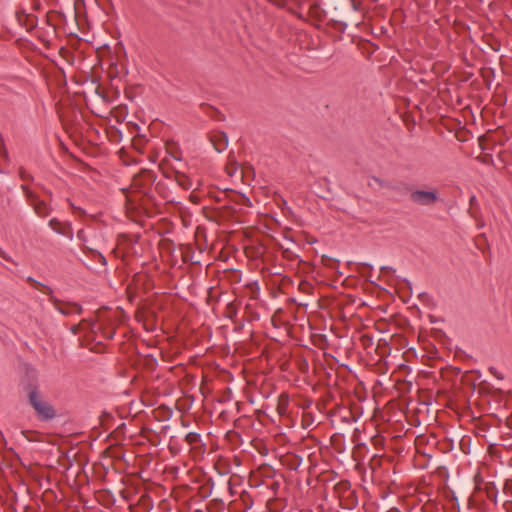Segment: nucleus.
<instances>
[{
    "label": "nucleus",
    "mask_w": 512,
    "mask_h": 512,
    "mask_svg": "<svg viewBox=\"0 0 512 512\" xmlns=\"http://www.w3.org/2000/svg\"><path fill=\"white\" fill-rule=\"evenodd\" d=\"M97 329L101 332L105 339H112L115 335V329L111 323L100 322Z\"/></svg>",
    "instance_id": "nucleus-13"
},
{
    "label": "nucleus",
    "mask_w": 512,
    "mask_h": 512,
    "mask_svg": "<svg viewBox=\"0 0 512 512\" xmlns=\"http://www.w3.org/2000/svg\"><path fill=\"white\" fill-rule=\"evenodd\" d=\"M419 298H420V299H422V300H425V299H428V298H429V295H428L427 293H425V292H424V293H421V294L419 295Z\"/></svg>",
    "instance_id": "nucleus-38"
},
{
    "label": "nucleus",
    "mask_w": 512,
    "mask_h": 512,
    "mask_svg": "<svg viewBox=\"0 0 512 512\" xmlns=\"http://www.w3.org/2000/svg\"><path fill=\"white\" fill-rule=\"evenodd\" d=\"M21 190L23 191L26 200L33 207L35 213L39 217H47L50 214L51 208L47 203L39 198V196L32 191L27 185L22 184Z\"/></svg>",
    "instance_id": "nucleus-3"
},
{
    "label": "nucleus",
    "mask_w": 512,
    "mask_h": 512,
    "mask_svg": "<svg viewBox=\"0 0 512 512\" xmlns=\"http://www.w3.org/2000/svg\"><path fill=\"white\" fill-rule=\"evenodd\" d=\"M44 191H45V193L47 194V196H49V197H51V196H52V192H51V191H49V190H44Z\"/></svg>",
    "instance_id": "nucleus-44"
},
{
    "label": "nucleus",
    "mask_w": 512,
    "mask_h": 512,
    "mask_svg": "<svg viewBox=\"0 0 512 512\" xmlns=\"http://www.w3.org/2000/svg\"><path fill=\"white\" fill-rule=\"evenodd\" d=\"M225 208H226L228 211H230V212H234V211H235V210H234L232 207H230V206H227V207H225Z\"/></svg>",
    "instance_id": "nucleus-45"
},
{
    "label": "nucleus",
    "mask_w": 512,
    "mask_h": 512,
    "mask_svg": "<svg viewBox=\"0 0 512 512\" xmlns=\"http://www.w3.org/2000/svg\"><path fill=\"white\" fill-rule=\"evenodd\" d=\"M429 512H432V510H429Z\"/></svg>",
    "instance_id": "nucleus-49"
},
{
    "label": "nucleus",
    "mask_w": 512,
    "mask_h": 512,
    "mask_svg": "<svg viewBox=\"0 0 512 512\" xmlns=\"http://www.w3.org/2000/svg\"><path fill=\"white\" fill-rule=\"evenodd\" d=\"M301 463H302V457L297 454H294L292 456V459L290 460V463L288 464L289 469L297 470L298 467L301 465Z\"/></svg>",
    "instance_id": "nucleus-20"
},
{
    "label": "nucleus",
    "mask_w": 512,
    "mask_h": 512,
    "mask_svg": "<svg viewBox=\"0 0 512 512\" xmlns=\"http://www.w3.org/2000/svg\"><path fill=\"white\" fill-rule=\"evenodd\" d=\"M278 409H279V412H280V413H282V411H281V410H282L283 408H282L280 405L278 406Z\"/></svg>",
    "instance_id": "nucleus-47"
},
{
    "label": "nucleus",
    "mask_w": 512,
    "mask_h": 512,
    "mask_svg": "<svg viewBox=\"0 0 512 512\" xmlns=\"http://www.w3.org/2000/svg\"><path fill=\"white\" fill-rule=\"evenodd\" d=\"M439 199V193L436 189L433 190H413L410 194V200L421 206H432Z\"/></svg>",
    "instance_id": "nucleus-5"
},
{
    "label": "nucleus",
    "mask_w": 512,
    "mask_h": 512,
    "mask_svg": "<svg viewBox=\"0 0 512 512\" xmlns=\"http://www.w3.org/2000/svg\"><path fill=\"white\" fill-rule=\"evenodd\" d=\"M19 177L23 181H28V182L34 181V177L22 167L19 169Z\"/></svg>",
    "instance_id": "nucleus-23"
},
{
    "label": "nucleus",
    "mask_w": 512,
    "mask_h": 512,
    "mask_svg": "<svg viewBox=\"0 0 512 512\" xmlns=\"http://www.w3.org/2000/svg\"><path fill=\"white\" fill-rule=\"evenodd\" d=\"M287 202L285 199L281 198L280 199V202L278 203V206L282 207V210L283 212L285 213L286 211L291 213V208L287 207Z\"/></svg>",
    "instance_id": "nucleus-29"
},
{
    "label": "nucleus",
    "mask_w": 512,
    "mask_h": 512,
    "mask_svg": "<svg viewBox=\"0 0 512 512\" xmlns=\"http://www.w3.org/2000/svg\"><path fill=\"white\" fill-rule=\"evenodd\" d=\"M481 161H482V163L487 164V165H494V160H493V157L491 154H485L482 157Z\"/></svg>",
    "instance_id": "nucleus-27"
},
{
    "label": "nucleus",
    "mask_w": 512,
    "mask_h": 512,
    "mask_svg": "<svg viewBox=\"0 0 512 512\" xmlns=\"http://www.w3.org/2000/svg\"><path fill=\"white\" fill-rule=\"evenodd\" d=\"M211 142L218 153H221L228 146V136L225 132H217L211 137Z\"/></svg>",
    "instance_id": "nucleus-8"
},
{
    "label": "nucleus",
    "mask_w": 512,
    "mask_h": 512,
    "mask_svg": "<svg viewBox=\"0 0 512 512\" xmlns=\"http://www.w3.org/2000/svg\"><path fill=\"white\" fill-rule=\"evenodd\" d=\"M372 180L378 184L380 187L382 188H386V189H389L390 190V186H391V181H386V180H383L379 177H376V176H373L372 177Z\"/></svg>",
    "instance_id": "nucleus-25"
},
{
    "label": "nucleus",
    "mask_w": 512,
    "mask_h": 512,
    "mask_svg": "<svg viewBox=\"0 0 512 512\" xmlns=\"http://www.w3.org/2000/svg\"><path fill=\"white\" fill-rule=\"evenodd\" d=\"M489 371H490V373H491V374H493V375H494L495 377H497L498 379H503L502 374H501V373H499V372L497 371V369H496V368H494V367H490V368H489Z\"/></svg>",
    "instance_id": "nucleus-30"
},
{
    "label": "nucleus",
    "mask_w": 512,
    "mask_h": 512,
    "mask_svg": "<svg viewBox=\"0 0 512 512\" xmlns=\"http://www.w3.org/2000/svg\"><path fill=\"white\" fill-rule=\"evenodd\" d=\"M278 249L281 250L283 258L287 260H295L299 258L297 254L289 248H284L282 244H278Z\"/></svg>",
    "instance_id": "nucleus-16"
},
{
    "label": "nucleus",
    "mask_w": 512,
    "mask_h": 512,
    "mask_svg": "<svg viewBox=\"0 0 512 512\" xmlns=\"http://www.w3.org/2000/svg\"><path fill=\"white\" fill-rule=\"evenodd\" d=\"M322 262L324 265L330 268H334L338 265V260L328 257V256H322Z\"/></svg>",
    "instance_id": "nucleus-24"
},
{
    "label": "nucleus",
    "mask_w": 512,
    "mask_h": 512,
    "mask_svg": "<svg viewBox=\"0 0 512 512\" xmlns=\"http://www.w3.org/2000/svg\"><path fill=\"white\" fill-rule=\"evenodd\" d=\"M49 227L55 231L56 233L64 236H68V233H70V237H72V232L70 227H67V229L63 228L62 223L57 218H52L49 223Z\"/></svg>",
    "instance_id": "nucleus-12"
},
{
    "label": "nucleus",
    "mask_w": 512,
    "mask_h": 512,
    "mask_svg": "<svg viewBox=\"0 0 512 512\" xmlns=\"http://www.w3.org/2000/svg\"><path fill=\"white\" fill-rule=\"evenodd\" d=\"M299 262H300V263L305 264V262L303 261V259H299Z\"/></svg>",
    "instance_id": "nucleus-48"
},
{
    "label": "nucleus",
    "mask_w": 512,
    "mask_h": 512,
    "mask_svg": "<svg viewBox=\"0 0 512 512\" xmlns=\"http://www.w3.org/2000/svg\"><path fill=\"white\" fill-rule=\"evenodd\" d=\"M333 24H332V27L336 30H338L339 32H344L346 27H347V24L342 22V21H336V20H333L332 21Z\"/></svg>",
    "instance_id": "nucleus-26"
},
{
    "label": "nucleus",
    "mask_w": 512,
    "mask_h": 512,
    "mask_svg": "<svg viewBox=\"0 0 512 512\" xmlns=\"http://www.w3.org/2000/svg\"><path fill=\"white\" fill-rule=\"evenodd\" d=\"M388 512H401L398 508L394 507L390 509Z\"/></svg>",
    "instance_id": "nucleus-42"
},
{
    "label": "nucleus",
    "mask_w": 512,
    "mask_h": 512,
    "mask_svg": "<svg viewBox=\"0 0 512 512\" xmlns=\"http://www.w3.org/2000/svg\"><path fill=\"white\" fill-rule=\"evenodd\" d=\"M0 257H2L5 260H9L8 255L0 248Z\"/></svg>",
    "instance_id": "nucleus-36"
},
{
    "label": "nucleus",
    "mask_w": 512,
    "mask_h": 512,
    "mask_svg": "<svg viewBox=\"0 0 512 512\" xmlns=\"http://www.w3.org/2000/svg\"><path fill=\"white\" fill-rule=\"evenodd\" d=\"M477 247H478V249H480L483 253H485V250H487V249L485 248L484 242H483V243H481V244H480V243H477Z\"/></svg>",
    "instance_id": "nucleus-35"
},
{
    "label": "nucleus",
    "mask_w": 512,
    "mask_h": 512,
    "mask_svg": "<svg viewBox=\"0 0 512 512\" xmlns=\"http://www.w3.org/2000/svg\"><path fill=\"white\" fill-rule=\"evenodd\" d=\"M308 285H309V284H308V282H302V283L300 284V289L304 291L305 286H308Z\"/></svg>",
    "instance_id": "nucleus-39"
},
{
    "label": "nucleus",
    "mask_w": 512,
    "mask_h": 512,
    "mask_svg": "<svg viewBox=\"0 0 512 512\" xmlns=\"http://www.w3.org/2000/svg\"><path fill=\"white\" fill-rule=\"evenodd\" d=\"M49 301L54 305L55 309H57L61 314L65 316H69L72 314H81L82 307L75 302L65 303L56 297L53 296V293L49 297Z\"/></svg>",
    "instance_id": "nucleus-6"
},
{
    "label": "nucleus",
    "mask_w": 512,
    "mask_h": 512,
    "mask_svg": "<svg viewBox=\"0 0 512 512\" xmlns=\"http://www.w3.org/2000/svg\"><path fill=\"white\" fill-rule=\"evenodd\" d=\"M429 512H432V510H429Z\"/></svg>",
    "instance_id": "nucleus-50"
},
{
    "label": "nucleus",
    "mask_w": 512,
    "mask_h": 512,
    "mask_svg": "<svg viewBox=\"0 0 512 512\" xmlns=\"http://www.w3.org/2000/svg\"><path fill=\"white\" fill-rule=\"evenodd\" d=\"M351 484L348 480H342L335 485V490L340 494L341 492H350Z\"/></svg>",
    "instance_id": "nucleus-19"
},
{
    "label": "nucleus",
    "mask_w": 512,
    "mask_h": 512,
    "mask_svg": "<svg viewBox=\"0 0 512 512\" xmlns=\"http://www.w3.org/2000/svg\"><path fill=\"white\" fill-rule=\"evenodd\" d=\"M177 181L179 185L182 186L183 188H190L189 179L184 174L177 172Z\"/></svg>",
    "instance_id": "nucleus-22"
},
{
    "label": "nucleus",
    "mask_w": 512,
    "mask_h": 512,
    "mask_svg": "<svg viewBox=\"0 0 512 512\" xmlns=\"http://www.w3.org/2000/svg\"><path fill=\"white\" fill-rule=\"evenodd\" d=\"M157 175L149 169H141L133 178V186L138 193L142 194L143 202L155 203V196L152 193V185L155 183Z\"/></svg>",
    "instance_id": "nucleus-1"
},
{
    "label": "nucleus",
    "mask_w": 512,
    "mask_h": 512,
    "mask_svg": "<svg viewBox=\"0 0 512 512\" xmlns=\"http://www.w3.org/2000/svg\"><path fill=\"white\" fill-rule=\"evenodd\" d=\"M480 241L484 242L485 248H486L487 250H489V244H488V242H487V239H486L485 235H480V236L478 237V242H480ZM488 252L490 253V251H488Z\"/></svg>",
    "instance_id": "nucleus-32"
},
{
    "label": "nucleus",
    "mask_w": 512,
    "mask_h": 512,
    "mask_svg": "<svg viewBox=\"0 0 512 512\" xmlns=\"http://www.w3.org/2000/svg\"><path fill=\"white\" fill-rule=\"evenodd\" d=\"M201 109L207 116H209L210 118H212L216 121H224L225 120L224 114L221 111H219L217 108H215L209 104H206V103L201 104Z\"/></svg>",
    "instance_id": "nucleus-10"
},
{
    "label": "nucleus",
    "mask_w": 512,
    "mask_h": 512,
    "mask_svg": "<svg viewBox=\"0 0 512 512\" xmlns=\"http://www.w3.org/2000/svg\"><path fill=\"white\" fill-rule=\"evenodd\" d=\"M320 337H321L324 341H326V340H327L325 335H321Z\"/></svg>",
    "instance_id": "nucleus-46"
},
{
    "label": "nucleus",
    "mask_w": 512,
    "mask_h": 512,
    "mask_svg": "<svg viewBox=\"0 0 512 512\" xmlns=\"http://www.w3.org/2000/svg\"><path fill=\"white\" fill-rule=\"evenodd\" d=\"M20 386L23 392L26 393L28 403L31 402V394H35V399L41 395L39 393V384L35 370L28 369L21 379Z\"/></svg>",
    "instance_id": "nucleus-4"
},
{
    "label": "nucleus",
    "mask_w": 512,
    "mask_h": 512,
    "mask_svg": "<svg viewBox=\"0 0 512 512\" xmlns=\"http://www.w3.org/2000/svg\"><path fill=\"white\" fill-rule=\"evenodd\" d=\"M27 281L29 283H31L33 286H35V287H42L44 289L43 292L45 294H48L49 296L53 293L51 287H49V286H47L45 284L40 283L39 281L33 279L32 277H28Z\"/></svg>",
    "instance_id": "nucleus-18"
},
{
    "label": "nucleus",
    "mask_w": 512,
    "mask_h": 512,
    "mask_svg": "<svg viewBox=\"0 0 512 512\" xmlns=\"http://www.w3.org/2000/svg\"><path fill=\"white\" fill-rule=\"evenodd\" d=\"M373 266L370 263H357V271L365 277H371Z\"/></svg>",
    "instance_id": "nucleus-14"
},
{
    "label": "nucleus",
    "mask_w": 512,
    "mask_h": 512,
    "mask_svg": "<svg viewBox=\"0 0 512 512\" xmlns=\"http://www.w3.org/2000/svg\"><path fill=\"white\" fill-rule=\"evenodd\" d=\"M390 190L401 196H410L413 191V186L405 181H391Z\"/></svg>",
    "instance_id": "nucleus-9"
},
{
    "label": "nucleus",
    "mask_w": 512,
    "mask_h": 512,
    "mask_svg": "<svg viewBox=\"0 0 512 512\" xmlns=\"http://www.w3.org/2000/svg\"><path fill=\"white\" fill-rule=\"evenodd\" d=\"M37 416V419L42 422L51 421L57 415L55 408L41 396L35 399V394H31V402L29 403Z\"/></svg>",
    "instance_id": "nucleus-2"
},
{
    "label": "nucleus",
    "mask_w": 512,
    "mask_h": 512,
    "mask_svg": "<svg viewBox=\"0 0 512 512\" xmlns=\"http://www.w3.org/2000/svg\"><path fill=\"white\" fill-rule=\"evenodd\" d=\"M340 497H341L340 506L343 509L352 510L358 505V498L356 496L355 491H350L349 495L346 497H344V496H340Z\"/></svg>",
    "instance_id": "nucleus-11"
},
{
    "label": "nucleus",
    "mask_w": 512,
    "mask_h": 512,
    "mask_svg": "<svg viewBox=\"0 0 512 512\" xmlns=\"http://www.w3.org/2000/svg\"><path fill=\"white\" fill-rule=\"evenodd\" d=\"M299 369L302 373L308 372L309 364L306 359H303L300 363Z\"/></svg>",
    "instance_id": "nucleus-28"
},
{
    "label": "nucleus",
    "mask_w": 512,
    "mask_h": 512,
    "mask_svg": "<svg viewBox=\"0 0 512 512\" xmlns=\"http://www.w3.org/2000/svg\"><path fill=\"white\" fill-rule=\"evenodd\" d=\"M71 332L76 335L79 333L80 331V326L79 325H73L71 328H70Z\"/></svg>",
    "instance_id": "nucleus-33"
},
{
    "label": "nucleus",
    "mask_w": 512,
    "mask_h": 512,
    "mask_svg": "<svg viewBox=\"0 0 512 512\" xmlns=\"http://www.w3.org/2000/svg\"><path fill=\"white\" fill-rule=\"evenodd\" d=\"M225 193V196L232 202L238 204V205H242V206H251L252 203L250 201V199L242 194V193H238L236 191H234L233 189H226L224 191Z\"/></svg>",
    "instance_id": "nucleus-7"
},
{
    "label": "nucleus",
    "mask_w": 512,
    "mask_h": 512,
    "mask_svg": "<svg viewBox=\"0 0 512 512\" xmlns=\"http://www.w3.org/2000/svg\"><path fill=\"white\" fill-rule=\"evenodd\" d=\"M506 425L512 429V415L510 417L507 418L506 420Z\"/></svg>",
    "instance_id": "nucleus-37"
},
{
    "label": "nucleus",
    "mask_w": 512,
    "mask_h": 512,
    "mask_svg": "<svg viewBox=\"0 0 512 512\" xmlns=\"http://www.w3.org/2000/svg\"><path fill=\"white\" fill-rule=\"evenodd\" d=\"M91 256L93 259H95L96 261L101 263L103 266L107 265V260L101 252H99L97 250H91Z\"/></svg>",
    "instance_id": "nucleus-21"
},
{
    "label": "nucleus",
    "mask_w": 512,
    "mask_h": 512,
    "mask_svg": "<svg viewBox=\"0 0 512 512\" xmlns=\"http://www.w3.org/2000/svg\"><path fill=\"white\" fill-rule=\"evenodd\" d=\"M403 281L405 282L406 286L411 290V283H410V281L407 280V279H404Z\"/></svg>",
    "instance_id": "nucleus-40"
},
{
    "label": "nucleus",
    "mask_w": 512,
    "mask_h": 512,
    "mask_svg": "<svg viewBox=\"0 0 512 512\" xmlns=\"http://www.w3.org/2000/svg\"><path fill=\"white\" fill-rule=\"evenodd\" d=\"M185 441L189 445H193V444L199 443L201 441V435L199 433H197V432H189L185 436Z\"/></svg>",
    "instance_id": "nucleus-17"
},
{
    "label": "nucleus",
    "mask_w": 512,
    "mask_h": 512,
    "mask_svg": "<svg viewBox=\"0 0 512 512\" xmlns=\"http://www.w3.org/2000/svg\"><path fill=\"white\" fill-rule=\"evenodd\" d=\"M311 8L312 9H318L319 8V4L318 3H314V4H312Z\"/></svg>",
    "instance_id": "nucleus-43"
},
{
    "label": "nucleus",
    "mask_w": 512,
    "mask_h": 512,
    "mask_svg": "<svg viewBox=\"0 0 512 512\" xmlns=\"http://www.w3.org/2000/svg\"><path fill=\"white\" fill-rule=\"evenodd\" d=\"M381 271L384 273H388V272H394L395 270H393L392 267H389V266H382Z\"/></svg>",
    "instance_id": "nucleus-34"
},
{
    "label": "nucleus",
    "mask_w": 512,
    "mask_h": 512,
    "mask_svg": "<svg viewBox=\"0 0 512 512\" xmlns=\"http://www.w3.org/2000/svg\"><path fill=\"white\" fill-rule=\"evenodd\" d=\"M96 94L99 95L104 101H109L107 95L102 92L99 87L96 89Z\"/></svg>",
    "instance_id": "nucleus-31"
},
{
    "label": "nucleus",
    "mask_w": 512,
    "mask_h": 512,
    "mask_svg": "<svg viewBox=\"0 0 512 512\" xmlns=\"http://www.w3.org/2000/svg\"><path fill=\"white\" fill-rule=\"evenodd\" d=\"M485 489H486L487 498L489 500L493 501L494 503H496L498 491H497L495 485L493 483H487Z\"/></svg>",
    "instance_id": "nucleus-15"
},
{
    "label": "nucleus",
    "mask_w": 512,
    "mask_h": 512,
    "mask_svg": "<svg viewBox=\"0 0 512 512\" xmlns=\"http://www.w3.org/2000/svg\"><path fill=\"white\" fill-rule=\"evenodd\" d=\"M183 259H184L185 262L189 261L190 260L189 259V255L188 254H184L183 255Z\"/></svg>",
    "instance_id": "nucleus-41"
}]
</instances>
